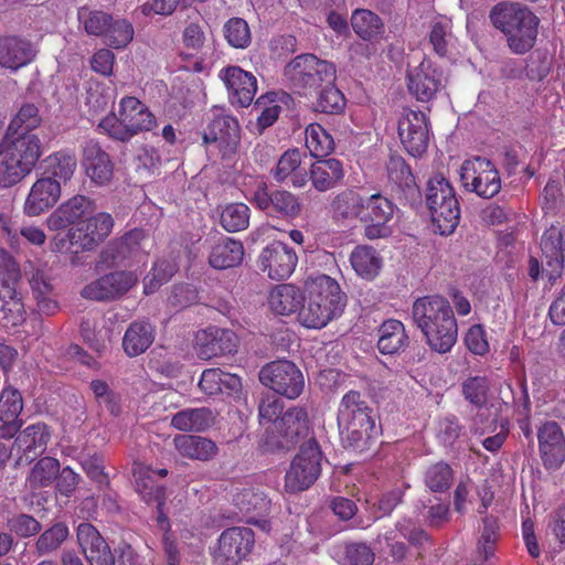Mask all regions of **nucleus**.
Returning a JSON list of instances; mask_svg holds the SVG:
<instances>
[{
	"mask_svg": "<svg viewBox=\"0 0 565 565\" xmlns=\"http://www.w3.org/2000/svg\"><path fill=\"white\" fill-rule=\"evenodd\" d=\"M295 250L282 242H274L265 247L259 256V266L269 278L284 280L288 278L297 264Z\"/></svg>",
	"mask_w": 565,
	"mask_h": 565,
	"instance_id": "24",
	"label": "nucleus"
},
{
	"mask_svg": "<svg viewBox=\"0 0 565 565\" xmlns=\"http://www.w3.org/2000/svg\"><path fill=\"white\" fill-rule=\"evenodd\" d=\"M233 502L239 512L246 518V522L259 525L263 530L268 526L265 516L271 508V500L258 488H244L237 492Z\"/></svg>",
	"mask_w": 565,
	"mask_h": 565,
	"instance_id": "27",
	"label": "nucleus"
},
{
	"mask_svg": "<svg viewBox=\"0 0 565 565\" xmlns=\"http://www.w3.org/2000/svg\"><path fill=\"white\" fill-rule=\"evenodd\" d=\"M23 409L22 396L18 391H3L0 397V422L22 423L19 415Z\"/></svg>",
	"mask_w": 565,
	"mask_h": 565,
	"instance_id": "61",
	"label": "nucleus"
},
{
	"mask_svg": "<svg viewBox=\"0 0 565 565\" xmlns=\"http://www.w3.org/2000/svg\"><path fill=\"white\" fill-rule=\"evenodd\" d=\"M315 92L317 93V99L312 104L315 111L339 115L344 110L347 99L334 83L324 84V86L319 87V89Z\"/></svg>",
	"mask_w": 565,
	"mask_h": 565,
	"instance_id": "46",
	"label": "nucleus"
},
{
	"mask_svg": "<svg viewBox=\"0 0 565 565\" xmlns=\"http://www.w3.org/2000/svg\"><path fill=\"white\" fill-rule=\"evenodd\" d=\"M50 437L49 426L39 422L21 430L15 436L14 446L22 452L25 461H32L45 451Z\"/></svg>",
	"mask_w": 565,
	"mask_h": 565,
	"instance_id": "32",
	"label": "nucleus"
},
{
	"mask_svg": "<svg viewBox=\"0 0 565 565\" xmlns=\"http://www.w3.org/2000/svg\"><path fill=\"white\" fill-rule=\"evenodd\" d=\"M268 300L273 311L278 315L288 316L299 312L305 295L298 287L284 284L271 290Z\"/></svg>",
	"mask_w": 565,
	"mask_h": 565,
	"instance_id": "40",
	"label": "nucleus"
},
{
	"mask_svg": "<svg viewBox=\"0 0 565 565\" xmlns=\"http://www.w3.org/2000/svg\"><path fill=\"white\" fill-rule=\"evenodd\" d=\"M97 211L94 200L85 195H74L62 203L46 220L47 227L52 231L76 226Z\"/></svg>",
	"mask_w": 565,
	"mask_h": 565,
	"instance_id": "23",
	"label": "nucleus"
},
{
	"mask_svg": "<svg viewBox=\"0 0 565 565\" xmlns=\"http://www.w3.org/2000/svg\"><path fill=\"white\" fill-rule=\"evenodd\" d=\"M351 26L359 38L369 42L382 39L385 32L382 19L367 9H356L352 13Z\"/></svg>",
	"mask_w": 565,
	"mask_h": 565,
	"instance_id": "41",
	"label": "nucleus"
},
{
	"mask_svg": "<svg viewBox=\"0 0 565 565\" xmlns=\"http://www.w3.org/2000/svg\"><path fill=\"white\" fill-rule=\"evenodd\" d=\"M394 211V203L381 193L364 196L360 214V222L364 225V236L369 239L391 236L393 230L390 223L393 220Z\"/></svg>",
	"mask_w": 565,
	"mask_h": 565,
	"instance_id": "11",
	"label": "nucleus"
},
{
	"mask_svg": "<svg viewBox=\"0 0 565 565\" xmlns=\"http://www.w3.org/2000/svg\"><path fill=\"white\" fill-rule=\"evenodd\" d=\"M284 76L295 92L307 95L324 84L334 83L337 70L333 63L305 53L297 55L285 66Z\"/></svg>",
	"mask_w": 565,
	"mask_h": 565,
	"instance_id": "6",
	"label": "nucleus"
},
{
	"mask_svg": "<svg viewBox=\"0 0 565 565\" xmlns=\"http://www.w3.org/2000/svg\"><path fill=\"white\" fill-rule=\"evenodd\" d=\"M221 77L228 89L233 105L247 107L252 104L257 90V81L252 73L239 66H228L221 72Z\"/></svg>",
	"mask_w": 565,
	"mask_h": 565,
	"instance_id": "28",
	"label": "nucleus"
},
{
	"mask_svg": "<svg viewBox=\"0 0 565 565\" xmlns=\"http://www.w3.org/2000/svg\"><path fill=\"white\" fill-rule=\"evenodd\" d=\"M135 477V490L147 504H164L166 488L157 482L153 471L140 468Z\"/></svg>",
	"mask_w": 565,
	"mask_h": 565,
	"instance_id": "43",
	"label": "nucleus"
},
{
	"mask_svg": "<svg viewBox=\"0 0 565 565\" xmlns=\"http://www.w3.org/2000/svg\"><path fill=\"white\" fill-rule=\"evenodd\" d=\"M338 426L339 430H369L380 431L375 423V415L373 409L362 398L358 391H349L343 395L338 409Z\"/></svg>",
	"mask_w": 565,
	"mask_h": 565,
	"instance_id": "15",
	"label": "nucleus"
},
{
	"mask_svg": "<svg viewBox=\"0 0 565 565\" xmlns=\"http://www.w3.org/2000/svg\"><path fill=\"white\" fill-rule=\"evenodd\" d=\"M21 160L18 161L7 152H0V186L11 188L31 173Z\"/></svg>",
	"mask_w": 565,
	"mask_h": 565,
	"instance_id": "52",
	"label": "nucleus"
},
{
	"mask_svg": "<svg viewBox=\"0 0 565 565\" xmlns=\"http://www.w3.org/2000/svg\"><path fill=\"white\" fill-rule=\"evenodd\" d=\"M542 273L548 280L561 277L565 265V227L552 225L541 237Z\"/></svg>",
	"mask_w": 565,
	"mask_h": 565,
	"instance_id": "18",
	"label": "nucleus"
},
{
	"mask_svg": "<svg viewBox=\"0 0 565 565\" xmlns=\"http://www.w3.org/2000/svg\"><path fill=\"white\" fill-rule=\"evenodd\" d=\"M306 145L315 157H324L334 149L332 137L318 124L306 129Z\"/></svg>",
	"mask_w": 565,
	"mask_h": 565,
	"instance_id": "57",
	"label": "nucleus"
},
{
	"mask_svg": "<svg viewBox=\"0 0 565 565\" xmlns=\"http://www.w3.org/2000/svg\"><path fill=\"white\" fill-rule=\"evenodd\" d=\"M68 537V525L64 521L53 522L38 534L33 553L39 557L52 555L63 546Z\"/></svg>",
	"mask_w": 565,
	"mask_h": 565,
	"instance_id": "39",
	"label": "nucleus"
},
{
	"mask_svg": "<svg viewBox=\"0 0 565 565\" xmlns=\"http://www.w3.org/2000/svg\"><path fill=\"white\" fill-rule=\"evenodd\" d=\"M497 263L505 259L507 267L513 268L519 254L515 243L525 225V214H518L512 211H504L497 206Z\"/></svg>",
	"mask_w": 565,
	"mask_h": 565,
	"instance_id": "13",
	"label": "nucleus"
},
{
	"mask_svg": "<svg viewBox=\"0 0 565 565\" xmlns=\"http://www.w3.org/2000/svg\"><path fill=\"white\" fill-rule=\"evenodd\" d=\"M195 341L198 356L202 360L234 354L239 343L234 331L214 326L198 332Z\"/></svg>",
	"mask_w": 565,
	"mask_h": 565,
	"instance_id": "19",
	"label": "nucleus"
},
{
	"mask_svg": "<svg viewBox=\"0 0 565 565\" xmlns=\"http://www.w3.org/2000/svg\"><path fill=\"white\" fill-rule=\"evenodd\" d=\"M409 344V338L399 320L388 319L379 328L377 349L382 354H398Z\"/></svg>",
	"mask_w": 565,
	"mask_h": 565,
	"instance_id": "35",
	"label": "nucleus"
},
{
	"mask_svg": "<svg viewBox=\"0 0 565 565\" xmlns=\"http://www.w3.org/2000/svg\"><path fill=\"white\" fill-rule=\"evenodd\" d=\"M156 126V117L148 107L134 96H126L120 102L118 116L113 114L103 118L99 127L113 139L128 141L141 131H149Z\"/></svg>",
	"mask_w": 565,
	"mask_h": 565,
	"instance_id": "5",
	"label": "nucleus"
},
{
	"mask_svg": "<svg viewBox=\"0 0 565 565\" xmlns=\"http://www.w3.org/2000/svg\"><path fill=\"white\" fill-rule=\"evenodd\" d=\"M386 169L388 179L397 185L398 191L403 192L405 201L412 207L420 204L419 188L415 183V178L405 160L402 157L393 156L390 158Z\"/></svg>",
	"mask_w": 565,
	"mask_h": 565,
	"instance_id": "31",
	"label": "nucleus"
},
{
	"mask_svg": "<svg viewBox=\"0 0 565 565\" xmlns=\"http://www.w3.org/2000/svg\"><path fill=\"white\" fill-rule=\"evenodd\" d=\"M61 198V183L53 177L38 179L24 203L29 216H38L53 207Z\"/></svg>",
	"mask_w": 565,
	"mask_h": 565,
	"instance_id": "29",
	"label": "nucleus"
},
{
	"mask_svg": "<svg viewBox=\"0 0 565 565\" xmlns=\"http://www.w3.org/2000/svg\"><path fill=\"white\" fill-rule=\"evenodd\" d=\"M539 449L546 469H558L565 461V437L556 422H546L539 431Z\"/></svg>",
	"mask_w": 565,
	"mask_h": 565,
	"instance_id": "26",
	"label": "nucleus"
},
{
	"mask_svg": "<svg viewBox=\"0 0 565 565\" xmlns=\"http://www.w3.org/2000/svg\"><path fill=\"white\" fill-rule=\"evenodd\" d=\"M214 419L207 407L186 408L173 415L171 425L182 431H203L214 424Z\"/></svg>",
	"mask_w": 565,
	"mask_h": 565,
	"instance_id": "42",
	"label": "nucleus"
},
{
	"mask_svg": "<svg viewBox=\"0 0 565 565\" xmlns=\"http://www.w3.org/2000/svg\"><path fill=\"white\" fill-rule=\"evenodd\" d=\"M21 280V271L13 260L0 266V300L18 297V286Z\"/></svg>",
	"mask_w": 565,
	"mask_h": 565,
	"instance_id": "59",
	"label": "nucleus"
},
{
	"mask_svg": "<svg viewBox=\"0 0 565 565\" xmlns=\"http://www.w3.org/2000/svg\"><path fill=\"white\" fill-rule=\"evenodd\" d=\"M455 198L454 188L443 175H435L427 182L425 199L429 211L433 210L434 206L443 205L446 201H449V199L452 200Z\"/></svg>",
	"mask_w": 565,
	"mask_h": 565,
	"instance_id": "54",
	"label": "nucleus"
},
{
	"mask_svg": "<svg viewBox=\"0 0 565 565\" xmlns=\"http://www.w3.org/2000/svg\"><path fill=\"white\" fill-rule=\"evenodd\" d=\"M138 281L134 271L115 270L87 284L81 291L85 299L109 302L120 299Z\"/></svg>",
	"mask_w": 565,
	"mask_h": 565,
	"instance_id": "14",
	"label": "nucleus"
},
{
	"mask_svg": "<svg viewBox=\"0 0 565 565\" xmlns=\"http://www.w3.org/2000/svg\"><path fill=\"white\" fill-rule=\"evenodd\" d=\"M443 87V72L428 60L407 73L408 92L418 102L428 103Z\"/></svg>",
	"mask_w": 565,
	"mask_h": 565,
	"instance_id": "22",
	"label": "nucleus"
},
{
	"mask_svg": "<svg viewBox=\"0 0 565 565\" xmlns=\"http://www.w3.org/2000/svg\"><path fill=\"white\" fill-rule=\"evenodd\" d=\"M412 316L431 350L438 353L451 350L457 341L458 326L446 298L438 295L418 298L413 303Z\"/></svg>",
	"mask_w": 565,
	"mask_h": 565,
	"instance_id": "1",
	"label": "nucleus"
},
{
	"mask_svg": "<svg viewBox=\"0 0 565 565\" xmlns=\"http://www.w3.org/2000/svg\"><path fill=\"white\" fill-rule=\"evenodd\" d=\"M173 443L180 455L190 459L207 461L217 452L216 444L202 436L179 435L174 437Z\"/></svg>",
	"mask_w": 565,
	"mask_h": 565,
	"instance_id": "38",
	"label": "nucleus"
},
{
	"mask_svg": "<svg viewBox=\"0 0 565 565\" xmlns=\"http://www.w3.org/2000/svg\"><path fill=\"white\" fill-rule=\"evenodd\" d=\"M452 479V469L444 461L429 466L424 477L426 487L433 492H444L448 490Z\"/></svg>",
	"mask_w": 565,
	"mask_h": 565,
	"instance_id": "58",
	"label": "nucleus"
},
{
	"mask_svg": "<svg viewBox=\"0 0 565 565\" xmlns=\"http://www.w3.org/2000/svg\"><path fill=\"white\" fill-rule=\"evenodd\" d=\"M429 212L433 223L441 235L454 233L459 224L460 207L457 198L449 199V201L437 207L434 206Z\"/></svg>",
	"mask_w": 565,
	"mask_h": 565,
	"instance_id": "48",
	"label": "nucleus"
},
{
	"mask_svg": "<svg viewBox=\"0 0 565 565\" xmlns=\"http://www.w3.org/2000/svg\"><path fill=\"white\" fill-rule=\"evenodd\" d=\"M305 300L299 312V322L313 329L324 327L339 315L345 305V295L339 284L327 275H320L306 284Z\"/></svg>",
	"mask_w": 565,
	"mask_h": 565,
	"instance_id": "2",
	"label": "nucleus"
},
{
	"mask_svg": "<svg viewBox=\"0 0 565 565\" xmlns=\"http://www.w3.org/2000/svg\"><path fill=\"white\" fill-rule=\"evenodd\" d=\"M310 433V422L306 407L292 406L278 420L266 428L259 447L263 452L286 454L306 439Z\"/></svg>",
	"mask_w": 565,
	"mask_h": 565,
	"instance_id": "4",
	"label": "nucleus"
},
{
	"mask_svg": "<svg viewBox=\"0 0 565 565\" xmlns=\"http://www.w3.org/2000/svg\"><path fill=\"white\" fill-rule=\"evenodd\" d=\"M401 142L413 157L426 152L429 142L428 119L423 111L404 108L397 122Z\"/></svg>",
	"mask_w": 565,
	"mask_h": 565,
	"instance_id": "17",
	"label": "nucleus"
},
{
	"mask_svg": "<svg viewBox=\"0 0 565 565\" xmlns=\"http://www.w3.org/2000/svg\"><path fill=\"white\" fill-rule=\"evenodd\" d=\"M154 341V327L146 320L134 321L122 338V349L130 356H138L147 351Z\"/></svg>",
	"mask_w": 565,
	"mask_h": 565,
	"instance_id": "34",
	"label": "nucleus"
},
{
	"mask_svg": "<svg viewBox=\"0 0 565 565\" xmlns=\"http://www.w3.org/2000/svg\"><path fill=\"white\" fill-rule=\"evenodd\" d=\"M254 543L252 529L241 526L226 529L218 537V545L213 554L214 563L216 565H237L250 553Z\"/></svg>",
	"mask_w": 565,
	"mask_h": 565,
	"instance_id": "16",
	"label": "nucleus"
},
{
	"mask_svg": "<svg viewBox=\"0 0 565 565\" xmlns=\"http://www.w3.org/2000/svg\"><path fill=\"white\" fill-rule=\"evenodd\" d=\"M134 26L126 19H114L104 34V43L113 49H125L134 39Z\"/></svg>",
	"mask_w": 565,
	"mask_h": 565,
	"instance_id": "53",
	"label": "nucleus"
},
{
	"mask_svg": "<svg viewBox=\"0 0 565 565\" xmlns=\"http://www.w3.org/2000/svg\"><path fill=\"white\" fill-rule=\"evenodd\" d=\"M77 542L89 565H135L136 554L132 547L124 544L111 551L99 531L88 522L77 526Z\"/></svg>",
	"mask_w": 565,
	"mask_h": 565,
	"instance_id": "7",
	"label": "nucleus"
},
{
	"mask_svg": "<svg viewBox=\"0 0 565 565\" xmlns=\"http://www.w3.org/2000/svg\"><path fill=\"white\" fill-rule=\"evenodd\" d=\"M36 49L29 40L14 35H0V65L11 71L31 63L36 56Z\"/></svg>",
	"mask_w": 565,
	"mask_h": 565,
	"instance_id": "30",
	"label": "nucleus"
},
{
	"mask_svg": "<svg viewBox=\"0 0 565 565\" xmlns=\"http://www.w3.org/2000/svg\"><path fill=\"white\" fill-rule=\"evenodd\" d=\"M540 19L523 3H497V29L505 35L514 54H525L535 44Z\"/></svg>",
	"mask_w": 565,
	"mask_h": 565,
	"instance_id": "3",
	"label": "nucleus"
},
{
	"mask_svg": "<svg viewBox=\"0 0 565 565\" xmlns=\"http://www.w3.org/2000/svg\"><path fill=\"white\" fill-rule=\"evenodd\" d=\"M363 198L364 196L354 191H344L334 199L333 207L343 217H354L360 221V214L362 213L363 207Z\"/></svg>",
	"mask_w": 565,
	"mask_h": 565,
	"instance_id": "62",
	"label": "nucleus"
},
{
	"mask_svg": "<svg viewBox=\"0 0 565 565\" xmlns=\"http://www.w3.org/2000/svg\"><path fill=\"white\" fill-rule=\"evenodd\" d=\"M33 297L36 301L35 310L40 316H53L58 309V302L53 295V285L41 270H35L29 278Z\"/></svg>",
	"mask_w": 565,
	"mask_h": 565,
	"instance_id": "36",
	"label": "nucleus"
},
{
	"mask_svg": "<svg viewBox=\"0 0 565 565\" xmlns=\"http://www.w3.org/2000/svg\"><path fill=\"white\" fill-rule=\"evenodd\" d=\"M355 273L366 279L374 278L381 268L382 259L371 246H356L350 256Z\"/></svg>",
	"mask_w": 565,
	"mask_h": 565,
	"instance_id": "45",
	"label": "nucleus"
},
{
	"mask_svg": "<svg viewBox=\"0 0 565 565\" xmlns=\"http://www.w3.org/2000/svg\"><path fill=\"white\" fill-rule=\"evenodd\" d=\"M152 246L153 239L145 230L134 228L113 239L103 249L100 258L108 267L121 266L130 260H139L149 254Z\"/></svg>",
	"mask_w": 565,
	"mask_h": 565,
	"instance_id": "10",
	"label": "nucleus"
},
{
	"mask_svg": "<svg viewBox=\"0 0 565 565\" xmlns=\"http://www.w3.org/2000/svg\"><path fill=\"white\" fill-rule=\"evenodd\" d=\"M374 559L375 553L363 542H349L342 546L343 565H372Z\"/></svg>",
	"mask_w": 565,
	"mask_h": 565,
	"instance_id": "60",
	"label": "nucleus"
},
{
	"mask_svg": "<svg viewBox=\"0 0 565 565\" xmlns=\"http://www.w3.org/2000/svg\"><path fill=\"white\" fill-rule=\"evenodd\" d=\"M220 220L230 233L243 231L249 223V207L244 203L228 204L223 209Z\"/></svg>",
	"mask_w": 565,
	"mask_h": 565,
	"instance_id": "55",
	"label": "nucleus"
},
{
	"mask_svg": "<svg viewBox=\"0 0 565 565\" xmlns=\"http://www.w3.org/2000/svg\"><path fill=\"white\" fill-rule=\"evenodd\" d=\"M244 246L242 242L230 238H220L212 247L209 264L215 269L233 268L243 262Z\"/></svg>",
	"mask_w": 565,
	"mask_h": 565,
	"instance_id": "33",
	"label": "nucleus"
},
{
	"mask_svg": "<svg viewBox=\"0 0 565 565\" xmlns=\"http://www.w3.org/2000/svg\"><path fill=\"white\" fill-rule=\"evenodd\" d=\"M47 177L66 183L74 175L77 168V158L73 151L60 150L45 159Z\"/></svg>",
	"mask_w": 565,
	"mask_h": 565,
	"instance_id": "44",
	"label": "nucleus"
},
{
	"mask_svg": "<svg viewBox=\"0 0 565 565\" xmlns=\"http://www.w3.org/2000/svg\"><path fill=\"white\" fill-rule=\"evenodd\" d=\"M60 462L52 457L41 458L31 469L28 481L32 489L49 487L57 478Z\"/></svg>",
	"mask_w": 565,
	"mask_h": 565,
	"instance_id": "51",
	"label": "nucleus"
},
{
	"mask_svg": "<svg viewBox=\"0 0 565 565\" xmlns=\"http://www.w3.org/2000/svg\"><path fill=\"white\" fill-rule=\"evenodd\" d=\"M7 529L12 536L15 535L20 539H29L41 532L42 524L33 515L20 512L7 519Z\"/></svg>",
	"mask_w": 565,
	"mask_h": 565,
	"instance_id": "56",
	"label": "nucleus"
},
{
	"mask_svg": "<svg viewBox=\"0 0 565 565\" xmlns=\"http://www.w3.org/2000/svg\"><path fill=\"white\" fill-rule=\"evenodd\" d=\"M113 228L114 218L109 213L95 212L76 226H72L66 236L71 245L83 252H89L99 246L110 235Z\"/></svg>",
	"mask_w": 565,
	"mask_h": 565,
	"instance_id": "12",
	"label": "nucleus"
},
{
	"mask_svg": "<svg viewBox=\"0 0 565 565\" xmlns=\"http://www.w3.org/2000/svg\"><path fill=\"white\" fill-rule=\"evenodd\" d=\"M339 434L343 448L355 454L369 452L375 446L380 436V431L365 429H345L339 430Z\"/></svg>",
	"mask_w": 565,
	"mask_h": 565,
	"instance_id": "49",
	"label": "nucleus"
},
{
	"mask_svg": "<svg viewBox=\"0 0 565 565\" xmlns=\"http://www.w3.org/2000/svg\"><path fill=\"white\" fill-rule=\"evenodd\" d=\"M42 124V117L38 106L33 103L21 105L17 114L10 120L4 132L35 134L34 130Z\"/></svg>",
	"mask_w": 565,
	"mask_h": 565,
	"instance_id": "47",
	"label": "nucleus"
},
{
	"mask_svg": "<svg viewBox=\"0 0 565 565\" xmlns=\"http://www.w3.org/2000/svg\"><path fill=\"white\" fill-rule=\"evenodd\" d=\"M0 152H7L33 170L43 153V145L36 134L4 132L0 142Z\"/></svg>",
	"mask_w": 565,
	"mask_h": 565,
	"instance_id": "25",
	"label": "nucleus"
},
{
	"mask_svg": "<svg viewBox=\"0 0 565 565\" xmlns=\"http://www.w3.org/2000/svg\"><path fill=\"white\" fill-rule=\"evenodd\" d=\"M482 523L483 529L478 542L475 565H482L484 561L494 554V540H492V535L494 534V519L486 514L482 518Z\"/></svg>",
	"mask_w": 565,
	"mask_h": 565,
	"instance_id": "64",
	"label": "nucleus"
},
{
	"mask_svg": "<svg viewBox=\"0 0 565 565\" xmlns=\"http://www.w3.org/2000/svg\"><path fill=\"white\" fill-rule=\"evenodd\" d=\"M227 42L236 49H245L250 43V32L247 22L242 18H232L224 25Z\"/></svg>",
	"mask_w": 565,
	"mask_h": 565,
	"instance_id": "63",
	"label": "nucleus"
},
{
	"mask_svg": "<svg viewBox=\"0 0 565 565\" xmlns=\"http://www.w3.org/2000/svg\"><path fill=\"white\" fill-rule=\"evenodd\" d=\"M344 177L341 161L334 158L316 161L310 169V179L316 190L326 192L334 188Z\"/></svg>",
	"mask_w": 565,
	"mask_h": 565,
	"instance_id": "37",
	"label": "nucleus"
},
{
	"mask_svg": "<svg viewBox=\"0 0 565 565\" xmlns=\"http://www.w3.org/2000/svg\"><path fill=\"white\" fill-rule=\"evenodd\" d=\"M77 18L88 35L99 38H104L111 22V14L88 7H81L77 11Z\"/></svg>",
	"mask_w": 565,
	"mask_h": 565,
	"instance_id": "50",
	"label": "nucleus"
},
{
	"mask_svg": "<svg viewBox=\"0 0 565 565\" xmlns=\"http://www.w3.org/2000/svg\"><path fill=\"white\" fill-rule=\"evenodd\" d=\"M82 166L89 180L98 186H105L114 178V162L99 142L90 139L82 146Z\"/></svg>",
	"mask_w": 565,
	"mask_h": 565,
	"instance_id": "20",
	"label": "nucleus"
},
{
	"mask_svg": "<svg viewBox=\"0 0 565 565\" xmlns=\"http://www.w3.org/2000/svg\"><path fill=\"white\" fill-rule=\"evenodd\" d=\"M241 141V128L235 117L218 115L209 124L203 142L215 145L223 157L234 153Z\"/></svg>",
	"mask_w": 565,
	"mask_h": 565,
	"instance_id": "21",
	"label": "nucleus"
},
{
	"mask_svg": "<svg viewBox=\"0 0 565 565\" xmlns=\"http://www.w3.org/2000/svg\"><path fill=\"white\" fill-rule=\"evenodd\" d=\"M258 377L264 386L289 399L297 398L305 387L302 372L288 360L267 363L260 369Z\"/></svg>",
	"mask_w": 565,
	"mask_h": 565,
	"instance_id": "9",
	"label": "nucleus"
},
{
	"mask_svg": "<svg viewBox=\"0 0 565 565\" xmlns=\"http://www.w3.org/2000/svg\"><path fill=\"white\" fill-rule=\"evenodd\" d=\"M322 462L321 448L315 438H310L300 447L286 472V491L297 493L309 489L321 475Z\"/></svg>",
	"mask_w": 565,
	"mask_h": 565,
	"instance_id": "8",
	"label": "nucleus"
}]
</instances>
